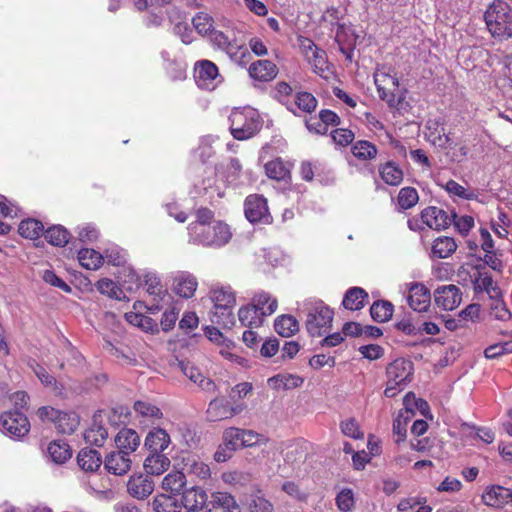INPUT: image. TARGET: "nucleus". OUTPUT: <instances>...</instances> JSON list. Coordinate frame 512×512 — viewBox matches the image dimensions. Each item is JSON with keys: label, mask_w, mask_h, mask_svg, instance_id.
Wrapping results in <instances>:
<instances>
[{"label": "nucleus", "mask_w": 512, "mask_h": 512, "mask_svg": "<svg viewBox=\"0 0 512 512\" xmlns=\"http://www.w3.org/2000/svg\"><path fill=\"white\" fill-rule=\"evenodd\" d=\"M487 29L494 38L512 37V7L504 0H494L484 13Z\"/></svg>", "instance_id": "obj_1"}, {"label": "nucleus", "mask_w": 512, "mask_h": 512, "mask_svg": "<svg viewBox=\"0 0 512 512\" xmlns=\"http://www.w3.org/2000/svg\"><path fill=\"white\" fill-rule=\"evenodd\" d=\"M230 131L237 140H247L261 127L257 112L251 108L235 109L229 116Z\"/></svg>", "instance_id": "obj_2"}, {"label": "nucleus", "mask_w": 512, "mask_h": 512, "mask_svg": "<svg viewBox=\"0 0 512 512\" xmlns=\"http://www.w3.org/2000/svg\"><path fill=\"white\" fill-rule=\"evenodd\" d=\"M305 327L312 337H321L332 326L334 312L322 301H316L307 305Z\"/></svg>", "instance_id": "obj_3"}, {"label": "nucleus", "mask_w": 512, "mask_h": 512, "mask_svg": "<svg viewBox=\"0 0 512 512\" xmlns=\"http://www.w3.org/2000/svg\"><path fill=\"white\" fill-rule=\"evenodd\" d=\"M0 430L12 438H21L29 432L30 423L22 412L8 411L0 416Z\"/></svg>", "instance_id": "obj_4"}, {"label": "nucleus", "mask_w": 512, "mask_h": 512, "mask_svg": "<svg viewBox=\"0 0 512 512\" xmlns=\"http://www.w3.org/2000/svg\"><path fill=\"white\" fill-rule=\"evenodd\" d=\"M244 212L247 220L251 223L269 224L272 221L267 200L262 195H249L245 199Z\"/></svg>", "instance_id": "obj_5"}, {"label": "nucleus", "mask_w": 512, "mask_h": 512, "mask_svg": "<svg viewBox=\"0 0 512 512\" xmlns=\"http://www.w3.org/2000/svg\"><path fill=\"white\" fill-rule=\"evenodd\" d=\"M230 238L229 227L222 222H213L204 231L193 236L195 241L206 246H223Z\"/></svg>", "instance_id": "obj_6"}, {"label": "nucleus", "mask_w": 512, "mask_h": 512, "mask_svg": "<svg viewBox=\"0 0 512 512\" xmlns=\"http://www.w3.org/2000/svg\"><path fill=\"white\" fill-rule=\"evenodd\" d=\"M413 371V363L410 360L398 358L387 366L386 375L393 385H406L411 382Z\"/></svg>", "instance_id": "obj_7"}, {"label": "nucleus", "mask_w": 512, "mask_h": 512, "mask_svg": "<svg viewBox=\"0 0 512 512\" xmlns=\"http://www.w3.org/2000/svg\"><path fill=\"white\" fill-rule=\"evenodd\" d=\"M154 491V482L149 475L133 474L127 483L128 494L138 500L148 498Z\"/></svg>", "instance_id": "obj_8"}, {"label": "nucleus", "mask_w": 512, "mask_h": 512, "mask_svg": "<svg viewBox=\"0 0 512 512\" xmlns=\"http://www.w3.org/2000/svg\"><path fill=\"white\" fill-rule=\"evenodd\" d=\"M420 217L423 224L437 231L448 228L452 223L451 215L436 206H429L423 209Z\"/></svg>", "instance_id": "obj_9"}, {"label": "nucleus", "mask_w": 512, "mask_h": 512, "mask_svg": "<svg viewBox=\"0 0 512 512\" xmlns=\"http://www.w3.org/2000/svg\"><path fill=\"white\" fill-rule=\"evenodd\" d=\"M409 306L416 312H426L431 304L429 289L422 283H412L407 297Z\"/></svg>", "instance_id": "obj_10"}, {"label": "nucleus", "mask_w": 512, "mask_h": 512, "mask_svg": "<svg viewBox=\"0 0 512 512\" xmlns=\"http://www.w3.org/2000/svg\"><path fill=\"white\" fill-rule=\"evenodd\" d=\"M460 289L456 285L438 287L434 292V300L437 306L444 310H453L462 300Z\"/></svg>", "instance_id": "obj_11"}, {"label": "nucleus", "mask_w": 512, "mask_h": 512, "mask_svg": "<svg viewBox=\"0 0 512 512\" xmlns=\"http://www.w3.org/2000/svg\"><path fill=\"white\" fill-rule=\"evenodd\" d=\"M210 39L215 46L225 51L231 59H236L238 57V52H240L242 56L249 55V52L244 45L238 44L235 40L230 39V37L222 31H211Z\"/></svg>", "instance_id": "obj_12"}, {"label": "nucleus", "mask_w": 512, "mask_h": 512, "mask_svg": "<svg viewBox=\"0 0 512 512\" xmlns=\"http://www.w3.org/2000/svg\"><path fill=\"white\" fill-rule=\"evenodd\" d=\"M130 455L125 450L112 451L104 460V468L113 475H125L131 469Z\"/></svg>", "instance_id": "obj_13"}, {"label": "nucleus", "mask_w": 512, "mask_h": 512, "mask_svg": "<svg viewBox=\"0 0 512 512\" xmlns=\"http://www.w3.org/2000/svg\"><path fill=\"white\" fill-rule=\"evenodd\" d=\"M482 499L486 505L493 507L512 504V490L503 486H491L483 493Z\"/></svg>", "instance_id": "obj_14"}, {"label": "nucleus", "mask_w": 512, "mask_h": 512, "mask_svg": "<svg viewBox=\"0 0 512 512\" xmlns=\"http://www.w3.org/2000/svg\"><path fill=\"white\" fill-rule=\"evenodd\" d=\"M248 72L253 79L267 82L277 76L278 68L269 60H258L250 65Z\"/></svg>", "instance_id": "obj_15"}, {"label": "nucleus", "mask_w": 512, "mask_h": 512, "mask_svg": "<svg viewBox=\"0 0 512 512\" xmlns=\"http://www.w3.org/2000/svg\"><path fill=\"white\" fill-rule=\"evenodd\" d=\"M197 286V279L189 273L182 272L174 278L173 290L180 297L191 298Z\"/></svg>", "instance_id": "obj_16"}, {"label": "nucleus", "mask_w": 512, "mask_h": 512, "mask_svg": "<svg viewBox=\"0 0 512 512\" xmlns=\"http://www.w3.org/2000/svg\"><path fill=\"white\" fill-rule=\"evenodd\" d=\"M206 500V492L200 487L192 486L190 488H186L182 493L181 504L187 510H196L199 512Z\"/></svg>", "instance_id": "obj_17"}, {"label": "nucleus", "mask_w": 512, "mask_h": 512, "mask_svg": "<svg viewBox=\"0 0 512 512\" xmlns=\"http://www.w3.org/2000/svg\"><path fill=\"white\" fill-rule=\"evenodd\" d=\"M78 466L85 472H95L102 464V457L96 449L82 448L77 455Z\"/></svg>", "instance_id": "obj_18"}, {"label": "nucleus", "mask_w": 512, "mask_h": 512, "mask_svg": "<svg viewBox=\"0 0 512 512\" xmlns=\"http://www.w3.org/2000/svg\"><path fill=\"white\" fill-rule=\"evenodd\" d=\"M178 366L186 377H188L192 382L198 384V386L203 390H214L215 384L213 381L204 377L199 369L192 365L190 362L179 361Z\"/></svg>", "instance_id": "obj_19"}, {"label": "nucleus", "mask_w": 512, "mask_h": 512, "mask_svg": "<svg viewBox=\"0 0 512 512\" xmlns=\"http://www.w3.org/2000/svg\"><path fill=\"white\" fill-rule=\"evenodd\" d=\"M115 443L118 449L125 450L130 455L140 445V437L135 430L124 428L117 433Z\"/></svg>", "instance_id": "obj_20"}, {"label": "nucleus", "mask_w": 512, "mask_h": 512, "mask_svg": "<svg viewBox=\"0 0 512 512\" xmlns=\"http://www.w3.org/2000/svg\"><path fill=\"white\" fill-rule=\"evenodd\" d=\"M249 305L255 307L257 312H260L265 317L272 315L278 307L276 298L264 291L256 293Z\"/></svg>", "instance_id": "obj_21"}, {"label": "nucleus", "mask_w": 512, "mask_h": 512, "mask_svg": "<svg viewBox=\"0 0 512 512\" xmlns=\"http://www.w3.org/2000/svg\"><path fill=\"white\" fill-rule=\"evenodd\" d=\"M170 443L169 434L162 428H154L145 439V447L151 452H162Z\"/></svg>", "instance_id": "obj_22"}, {"label": "nucleus", "mask_w": 512, "mask_h": 512, "mask_svg": "<svg viewBox=\"0 0 512 512\" xmlns=\"http://www.w3.org/2000/svg\"><path fill=\"white\" fill-rule=\"evenodd\" d=\"M170 466V459L161 452H152L144 461L147 475H160Z\"/></svg>", "instance_id": "obj_23"}, {"label": "nucleus", "mask_w": 512, "mask_h": 512, "mask_svg": "<svg viewBox=\"0 0 512 512\" xmlns=\"http://www.w3.org/2000/svg\"><path fill=\"white\" fill-rule=\"evenodd\" d=\"M184 469L188 474L195 475L200 479H207L211 475L209 466L196 455H188L183 458Z\"/></svg>", "instance_id": "obj_24"}, {"label": "nucleus", "mask_w": 512, "mask_h": 512, "mask_svg": "<svg viewBox=\"0 0 512 512\" xmlns=\"http://www.w3.org/2000/svg\"><path fill=\"white\" fill-rule=\"evenodd\" d=\"M186 476L180 471L167 474L162 480V488L173 495H179L186 489Z\"/></svg>", "instance_id": "obj_25"}, {"label": "nucleus", "mask_w": 512, "mask_h": 512, "mask_svg": "<svg viewBox=\"0 0 512 512\" xmlns=\"http://www.w3.org/2000/svg\"><path fill=\"white\" fill-rule=\"evenodd\" d=\"M238 319L242 326L249 328L260 327L265 319L260 312H257L255 307L248 305L242 306L238 311Z\"/></svg>", "instance_id": "obj_26"}, {"label": "nucleus", "mask_w": 512, "mask_h": 512, "mask_svg": "<svg viewBox=\"0 0 512 512\" xmlns=\"http://www.w3.org/2000/svg\"><path fill=\"white\" fill-rule=\"evenodd\" d=\"M379 174L382 180L391 186H398L403 180L402 169L393 161L380 165Z\"/></svg>", "instance_id": "obj_27"}, {"label": "nucleus", "mask_w": 512, "mask_h": 512, "mask_svg": "<svg viewBox=\"0 0 512 512\" xmlns=\"http://www.w3.org/2000/svg\"><path fill=\"white\" fill-rule=\"evenodd\" d=\"M427 129L428 140L435 147L440 149H447L452 145V140L450 139L449 135L445 133V129L443 127L439 129V125L436 122H429Z\"/></svg>", "instance_id": "obj_28"}, {"label": "nucleus", "mask_w": 512, "mask_h": 512, "mask_svg": "<svg viewBox=\"0 0 512 512\" xmlns=\"http://www.w3.org/2000/svg\"><path fill=\"white\" fill-rule=\"evenodd\" d=\"M228 403V401L222 398L213 399L206 411L207 419L211 422H216L231 418V413L228 412Z\"/></svg>", "instance_id": "obj_29"}, {"label": "nucleus", "mask_w": 512, "mask_h": 512, "mask_svg": "<svg viewBox=\"0 0 512 512\" xmlns=\"http://www.w3.org/2000/svg\"><path fill=\"white\" fill-rule=\"evenodd\" d=\"M274 328L282 337H291L299 331V323L292 315H281L275 319Z\"/></svg>", "instance_id": "obj_30"}, {"label": "nucleus", "mask_w": 512, "mask_h": 512, "mask_svg": "<svg viewBox=\"0 0 512 512\" xmlns=\"http://www.w3.org/2000/svg\"><path fill=\"white\" fill-rule=\"evenodd\" d=\"M368 297L367 292L360 287L350 288L344 295L343 306L349 310H360L364 307V300Z\"/></svg>", "instance_id": "obj_31"}, {"label": "nucleus", "mask_w": 512, "mask_h": 512, "mask_svg": "<svg viewBox=\"0 0 512 512\" xmlns=\"http://www.w3.org/2000/svg\"><path fill=\"white\" fill-rule=\"evenodd\" d=\"M79 425V416L75 412L60 411L55 423L60 433L72 434Z\"/></svg>", "instance_id": "obj_32"}, {"label": "nucleus", "mask_w": 512, "mask_h": 512, "mask_svg": "<svg viewBox=\"0 0 512 512\" xmlns=\"http://www.w3.org/2000/svg\"><path fill=\"white\" fill-rule=\"evenodd\" d=\"M394 306L387 300L375 301L370 307V314L374 321L379 323L387 322L391 319Z\"/></svg>", "instance_id": "obj_33"}, {"label": "nucleus", "mask_w": 512, "mask_h": 512, "mask_svg": "<svg viewBox=\"0 0 512 512\" xmlns=\"http://www.w3.org/2000/svg\"><path fill=\"white\" fill-rule=\"evenodd\" d=\"M78 260L84 268L96 270L102 265L104 256L94 249L83 248L78 252Z\"/></svg>", "instance_id": "obj_34"}, {"label": "nucleus", "mask_w": 512, "mask_h": 512, "mask_svg": "<svg viewBox=\"0 0 512 512\" xmlns=\"http://www.w3.org/2000/svg\"><path fill=\"white\" fill-rule=\"evenodd\" d=\"M155 512H181L182 504L175 497L165 494L158 495L152 502Z\"/></svg>", "instance_id": "obj_35"}, {"label": "nucleus", "mask_w": 512, "mask_h": 512, "mask_svg": "<svg viewBox=\"0 0 512 512\" xmlns=\"http://www.w3.org/2000/svg\"><path fill=\"white\" fill-rule=\"evenodd\" d=\"M457 244L453 238L443 236L437 238L432 246V253L435 257L443 259L455 252Z\"/></svg>", "instance_id": "obj_36"}, {"label": "nucleus", "mask_w": 512, "mask_h": 512, "mask_svg": "<svg viewBox=\"0 0 512 512\" xmlns=\"http://www.w3.org/2000/svg\"><path fill=\"white\" fill-rule=\"evenodd\" d=\"M196 218V221L188 226V230L192 237L200 233L201 231H204V229L207 228L208 225L212 224L214 214L208 208H200L196 212Z\"/></svg>", "instance_id": "obj_37"}, {"label": "nucleus", "mask_w": 512, "mask_h": 512, "mask_svg": "<svg viewBox=\"0 0 512 512\" xmlns=\"http://www.w3.org/2000/svg\"><path fill=\"white\" fill-rule=\"evenodd\" d=\"M48 453L53 462L62 464L65 463L72 456L70 446L63 441H53L48 446Z\"/></svg>", "instance_id": "obj_38"}, {"label": "nucleus", "mask_w": 512, "mask_h": 512, "mask_svg": "<svg viewBox=\"0 0 512 512\" xmlns=\"http://www.w3.org/2000/svg\"><path fill=\"white\" fill-rule=\"evenodd\" d=\"M45 239L53 246H65L69 241L70 233L61 225H54L44 232Z\"/></svg>", "instance_id": "obj_39"}, {"label": "nucleus", "mask_w": 512, "mask_h": 512, "mask_svg": "<svg viewBox=\"0 0 512 512\" xmlns=\"http://www.w3.org/2000/svg\"><path fill=\"white\" fill-rule=\"evenodd\" d=\"M303 378L292 374H279L271 377L268 383L276 389H293L300 387L303 384Z\"/></svg>", "instance_id": "obj_40"}, {"label": "nucleus", "mask_w": 512, "mask_h": 512, "mask_svg": "<svg viewBox=\"0 0 512 512\" xmlns=\"http://www.w3.org/2000/svg\"><path fill=\"white\" fill-rule=\"evenodd\" d=\"M44 226L42 222L36 219H26L20 222L18 227L19 234L28 239H36L43 232Z\"/></svg>", "instance_id": "obj_41"}, {"label": "nucleus", "mask_w": 512, "mask_h": 512, "mask_svg": "<svg viewBox=\"0 0 512 512\" xmlns=\"http://www.w3.org/2000/svg\"><path fill=\"white\" fill-rule=\"evenodd\" d=\"M352 154L360 160H371L377 155V148L366 140H359L351 148Z\"/></svg>", "instance_id": "obj_42"}, {"label": "nucleus", "mask_w": 512, "mask_h": 512, "mask_svg": "<svg viewBox=\"0 0 512 512\" xmlns=\"http://www.w3.org/2000/svg\"><path fill=\"white\" fill-rule=\"evenodd\" d=\"M209 505L210 508H223L224 510L232 509L239 511V505L237 504L235 498L226 492L213 493Z\"/></svg>", "instance_id": "obj_43"}, {"label": "nucleus", "mask_w": 512, "mask_h": 512, "mask_svg": "<svg viewBox=\"0 0 512 512\" xmlns=\"http://www.w3.org/2000/svg\"><path fill=\"white\" fill-rule=\"evenodd\" d=\"M232 308L233 307H224L214 309L210 316L211 322L223 328L230 329L235 324Z\"/></svg>", "instance_id": "obj_44"}, {"label": "nucleus", "mask_w": 512, "mask_h": 512, "mask_svg": "<svg viewBox=\"0 0 512 512\" xmlns=\"http://www.w3.org/2000/svg\"><path fill=\"white\" fill-rule=\"evenodd\" d=\"M196 77L202 81H212L218 76V67L209 60L198 61L195 65Z\"/></svg>", "instance_id": "obj_45"}, {"label": "nucleus", "mask_w": 512, "mask_h": 512, "mask_svg": "<svg viewBox=\"0 0 512 512\" xmlns=\"http://www.w3.org/2000/svg\"><path fill=\"white\" fill-rule=\"evenodd\" d=\"M307 61L313 66V71L323 78H328L329 65L327 61L326 52L322 49L313 53Z\"/></svg>", "instance_id": "obj_46"}, {"label": "nucleus", "mask_w": 512, "mask_h": 512, "mask_svg": "<svg viewBox=\"0 0 512 512\" xmlns=\"http://www.w3.org/2000/svg\"><path fill=\"white\" fill-rule=\"evenodd\" d=\"M108 436L107 430L94 421L91 428L84 433L85 441L91 445L102 446Z\"/></svg>", "instance_id": "obj_47"}, {"label": "nucleus", "mask_w": 512, "mask_h": 512, "mask_svg": "<svg viewBox=\"0 0 512 512\" xmlns=\"http://www.w3.org/2000/svg\"><path fill=\"white\" fill-rule=\"evenodd\" d=\"M211 299L214 303V309L233 307L235 304L234 294L230 290L224 288L213 290Z\"/></svg>", "instance_id": "obj_48"}, {"label": "nucleus", "mask_w": 512, "mask_h": 512, "mask_svg": "<svg viewBox=\"0 0 512 512\" xmlns=\"http://www.w3.org/2000/svg\"><path fill=\"white\" fill-rule=\"evenodd\" d=\"M265 171L269 178L278 181L284 180L289 175V169L280 159H275L266 163Z\"/></svg>", "instance_id": "obj_49"}, {"label": "nucleus", "mask_w": 512, "mask_h": 512, "mask_svg": "<svg viewBox=\"0 0 512 512\" xmlns=\"http://www.w3.org/2000/svg\"><path fill=\"white\" fill-rule=\"evenodd\" d=\"M397 199L399 206L403 210H407L414 207L417 204L419 200V195L415 188L403 187L402 189H400Z\"/></svg>", "instance_id": "obj_50"}, {"label": "nucleus", "mask_w": 512, "mask_h": 512, "mask_svg": "<svg viewBox=\"0 0 512 512\" xmlns=\"http://www.w3.org/2000/svg\"><path fill=\"white\" fill-rule=\"evenodd\" d=\"M223 441L225 447L230 451H236L242 448V436L241 429L236 427H230L223 433Z\"/></svg>", "instance_id": "obj_51"}, {"label": "nucleus", "mask_w": 512, "mask_h": 512, "mask_svg": "<svg viewBox=\"0 0 512 512\" xmlns=\"http://www.w3.org/2000/svg\"><path fill=\"white\" fill-rule=\"evenodd\" d=\"M134 410L141 416L150 419H160L163 415L156 405L147 401H136L134 403Z\"/></svg>", "instance_id": "obj_52"}, {"label": "nucleus", "mask_w": 512, "mask_h": 512, "mask_svg": "<svg viewBox=\"0 0 512 512\" xmlns=\"http://www.w3.org/2000/svg\"><path fill=\"white\" fill-rule=\"evenodd\" d=\"M317 103V99L309 92H299L295 97L296 106L306 113H312L316 109Z\"/></svg>", "instance_id": "obj_53"}, {"label": "nucleus", "mask_w": 512, "mask_h": 512, "mask_svg": "<svg viewBox=\"0 0 512 512\" xmlns=\"http://www.w3.org/2000/svg\"><path fill=\"white\" fill-rule=\"evenodd\" d=\"M192 24L197 32L201 35L211 33L213 26V19L206 13H197L192 19Z\"/></svg>", "instance_id": "obj_54"}, {"label": "nucleus", "mask_w": 512, "mask_h": 512, "mask_svg": "<svg viewBox=\"0 0 512 512\" xmlns=\"http://www.w3.org/2000/svg\"><path fill=\"white\" fill-rule=\"evenodd\" d=\"M342 433L353 439H363L364 433L360 430L358 422L354 418L342 421L340 424Z\"/></svg>", "instance_id": "obj_55"}, {"label": "nucleus", "mask_w": 512, "mask_h": 512, "mask_svg": "<svg viewBox=\"0 0 512 512\" xmlns=\"http://www.w3.org/2000/svg\"><path fill=\"white\" fill-rule=\"evenodd\" d=\"M446 190L450 194L456 195L465 200H474L477 198V194L474 191H468L454 180H449L446 183Z\"/></svg>", "instance_id": "obj_56"}, {"label": "nucleus", "mask_w": 512, "mask_h": 512, "mask_svg": "<svg viewBox=\"0 0 512 512\" xmlns=\"http://www.w3.org/2000/svg\"><path fill=\"white\" fill-rule=\"evenodd\" d=\"M249 512H273V504L263 496L255 495L248 505Z\"/></svg>", "instance_id": "obj_57"}, {"label": "nucleus", "mask_w": 512, "mask_h": 512, "mask_svg": "<svg viewBox=\"0 0 512 512\" xmlns=\"http://www.w3.org/2000/svg\"><path fill=\"white\" fill-rule=\"evenodd\" d=\"M336 504L341 511L349 512L354 505L352 490L343 489L336 497Z\"/></svg>", "instance_id": "obj_58"}, {"label": "nucleus", "mask_w": 512, "mask_h": 512, "mask_svg": "<svg viewBox=\"0 0 512 512\" xmlns=\"http://www.w3.org/2000/svg\"><path fill=\"white\" fill-rule=\"evenodd\" d=\"M452 222L461 234H467L474 225V219L465 215L458 217L456 213L451 214Z\"/></svg>", "instance_id": "obj_59"}, {"label": "nucleus", "mask_w": 512, "mask_h": 512, "mask_svg": "<svg viewBox=\"0 0 512 512\" xmlns=\"http://www.w3.org/2000/svg\"><path fill=\"white\" fill-rule=\"evenodd\" d=\"M333 141L341 146H347L352 143L354 133L349 129L338 128L331 133Z\"/></svg>", "instance_id": "obj_60"}, {"label": "nucleus", "mask_w": 512, "mask_h": 512, "mask_svg": "<svg viewBox=\"0 0 512 512\" xmlns=\"http://www.w3.org/2000/svg\"><path fill=\"white\" fill-rule=\"evenodd\" d=\"M96 287L101 294L107 295L111 298H118L119 289L112 280L107 278L100 279L96 283Z\"/></svg>", "instance_id": "obj_61"}, {"label": "nucleus", "mask_w": 512, "mask_h": 512, "mask_svg": "<svg viewBox=\"0 0 512 512\" xmlns=\"http://www.w3.org/2000/svg\"><path fill=\"white\" fill-rule=\"evenodd\" d=\"M491 315L500 321H507L511 318L512 314L508 310L506 304L501 301L497 300L492 306H491Z\"/></svg>", "instance_id": "obj_62"}, {"label": "nucleus", "mask_w": 512, "mask_h": 512, "mask_svg": "<svg viewBox=\"0 0 512 512\" xmlns=\"http://www.w3.org/2000/svg\"><path fill=\"white\" fill-rule=\"evenodd\" d=\"M43 280L54 287L60 288L64 292H71V287L51 270H46L44 272Z\"/></svg>", "instance_id": "obj_63"}, {"label": "nucleus", "mask_w": 512, "mask_h": 512, "mask_svg": "<svg viewBox=\"0 0 512 512\" xmlns=\"http://www.w3.org/2000/svg\"><path fill=\"white\" fill-rule=\"evenodd\" d=\"M359 352L369 360H376L383 355L384 350L377 344H369L359 347Z\"/></svg>", "instance_id": "obj_64"}]
</instances>
